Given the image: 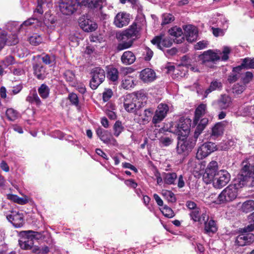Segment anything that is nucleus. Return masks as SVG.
Wrapping results in <instances>:
<instances>
[{
	"mask_svg": "<svg viewBox=\"0 0 254 254\" xmlns=\"http://www.w3.org/2000/svg\"><path fill=\"white\" fill-rule=\"evenodd\" d=\"M190 119L181 118L170 127V131L178 135L177 152L179 154L188 155L195 145L196 140L186 137L190 132Z\"/></svg>",
	"mask_w": 254,
	"mask_h": 254,
	"instance_id": "nucleus-1",
	"label": "nucleus"
},
{
	"mask_svg": "<svg viewBox=\"0 0 254 254\" xmlns=\"http://www.w3.org/2000/svg\"><path fill=\"white\" fill-rule=\"evenodd\" d=\"M138 31L136 25H131L126 30L117 34L116 38L119 43L117 47L118 51L128 49L131 47L133 41L137 37Z\"/></svg>",
	"mask_w": 254,
	"mask_h": 254,
	"instance_id": "nucleus-2",
	"label": "nucleus"
},
{
	"mask_svg": "<svg viewBox=\"0 0 254 254\" xmlns=\"http://www.w3.org/2000/svg\"><path fill=\"white\" fill-rule=\"evenodd\" d=\"M19 245L22 249L29 250L32 249L34 245V240H39L43 237L41 232L32 230L23 231L19 233Z\"/></svg>",
	"mask_w": 254,
	"mask_h": 254,
	"instance_id": "nucleus-3",
	"label": "nucleus"
},
{
	"mask_svg": "<svg viewBox=\"0 0 254 254\" xmlns=\"http://www.w3.org/2000/svg\"><path fill=\"white\" fill-rule=\"evenodd\" d=\"M106 1V0H79V3L81 6H85L93 11H100L101 18L105 19L109 17L102 11Z\"/></svg>",
	"mask_w": 254,
	"mask_h": 254,
	"instance_id": "nucleus-4",
	"label": "nucleus"
},
{
	"mask_svg": "<svg viewBox=\"0 0 254 254\" xmlns=\"http://www.w3.org/2000/svg\"><path fill=\"white\" fill-rule=\"evenodd\" d=\"M80 6L79 0H60L59 3L60 11L64 15H71Z\"/></svg>",
	"mask_w": 254,
	"mask_h": 254,
	"instance_id": "nucleus-5",
	"label": "nucleus"
},
{
	"mask_svg": "<svg viewBox=\"0 0 254 254\" xmlns=\"http://www.w3.org/2000/svg\"><path fill=\"white\" fill-rule=\"evenodd\" d=\"M242 165L243 167L240 174L235 180L234 184L232 185L235 186V188L237 190L239 188L247 185L248 182L252 180L249 175V166H248L247 162H243Z\"/></svg>",
	"mask_w": 254,
	"mask_h": 254,
	"instance_id": "nucleus-6",
	"label": "nucleus"
},
{
	"mask_svg": "<svg viewBox=\"0 0 254 254\" xmlns=\"http://www.w3.org/2000/svg\"><path fill=\"white\" fill-rule=\"evenodd\" d=\"M90 74V87L92 89H96L104 81L105 78V71L101 67H96L91 70Z\"/></svg>",
	"mask_w": 254,
	"mask_h": 254,
	"instance_id": "nucleus-7",
	"label": "nucleus"
},
{
	"mask_svg": "<svg viewBox=\"0 0 254 254\" xmlns=\"http://www.w3.org/2000/svg\"><path fill=\"white\" fill-rule=\"evenodd\" d=\"M237 194L235 186L230 185L219 194L218 201L219 203L232 201L236 198Z\"/></svg>",
	"mask_w": 254,
	"mask_h": 254,
	"instance_id": "nucleus-8",
	"label": "nucleus"
},
{
	"mask_svg": "<svg viewBox=\"0 0 254 254\" xmlns=\"http://www.w3.org/2000/svg\"><path fill=\"white\" fill-rule=\"evenodd\" d=\"M231 176L228 171L221 170L218 171L213 180V186L215 188L221 189L225 186L230 181Z\"/></svg>",
	"mask_w": 254,
	"mask_h": 254,
	"instance_id": "nucleus-9",
	"label": "nucleus"
},
{
	"mask_svg": "<svg viewBox=\"0 0 254 254\" xmlns=\"http://www.w3.org/2000/svg\"><path fill=\"white\" fill-rule=\"evenodd\" d=\"M215 150L216 145L214 143L209 142L203 143L198 147L196 157L198 160L202 159Z\"/></svg>",
	"mask_w": 254,
	"mask_h": 254,
	"instance_id": "nucleus-10",
	"label": "nucleus"
},
{
	"mask_svg": "<svg viewBox=\"0 0 254 254\" xmlns=\"http://www.w3.org/2000/svg\"><path fill=\"white\" fill-rule=\"evenodd\" d=\"M169 110V108L167 104L165 103L159 104L152 117V123L157 124L162 122L166 117Z\"/></svg>",
	"mask_w": 254,
	"mask_h": 254,
	"instance_id": "nucleus-11",
	"label": "nucleus"
},
{
	"mask_svg": "<svg viewBox=\"0 0 254 254\" xmlns=\"http://www.w3.org/2000/svg\"><path fill=\"white\" fill-rule=\"evenodd\" d=\"M80 28L85 32H91L97 28V23L87 15H83L79 19Z\"/></svg>",
	"mask_w": 254,
	"mask_h": 254,
	"instance_id": "nucleus-12",
	"label": "nucleus"
},
{
	"mask_svg": "<svg viewBox=\"0 0 254 254\" xmlns=\"http://www.w3.org/2000/svg\"><path fill=\"white\" fill-rule=\"evenodd\" d=\"M218 163L215 161L210 162L203 175V180L206 184H209L217 172Z\"/></svg>",
	"mask_w": 254,
	"mask_h": 254,
	"instance_id": "nucleus-13",
	"label": "nucleus"
},
{
	"mask_svg": "<svg viewBox=\"0 0 254 254\" xmlns=\"http://www.w3.org/2000/svg\"><path fill=\"white\" fill-rule=\"evenodd\" d=\"M9 214H6L7 219L16 228H19L24 224L23 215L18 211L11 209Z\"/></svg>",
	"mask_w": 254,
	"mask_h": 254,
	"instance_id": "nucleus-14",
	"label": "nucleus"
},
{
	"mask_svg": "<svg viewBox=\"0 0 254 254\" xmlns=\"http://www.w3.org/2000/svg\"><path fill=\"white\" fill-rule=\"evenodd\" d=\"M190 215L195 222H198L200 224L209 219L208 213L205 210H201L199 208H196L190 211Z\"/></svg>",
	"mask_w": 254,
	"mask_h": 254,
	"instance_id": "nucleus-15",
	"label": "nucleus"
},
{
	"mask_svg": "<svg viewBox=\"0 0 254 254\" xmlns=\"http://www.w3.org/2000/svg\"><path fill=\"white\" fill-rule=\"evenodd\" d=\"M201 61V63L208 65L209 63H214L220 60V57L217 53L213 52L212 50H209L203 53L202 55H199L197 57Z\"/></svg>",
	"mask_w": 254,
	"mask_h": 254,
	"instance_id": "nucleus-16",
	"label": "nucleus"
},
{
	"mask_svg": "<svg viewBox=\"0 0 254 254\" xmlns=\"http://www.w3.org/2000/svg\"><path fill=\"white\" fill-rule=\"evenodd\" d=\"M96 133L100 139L108 145H115L117 144L116 140L112 136L111 133L108 130L98 128Z\"/></svg>",
	"mask_w": 254,
	"mask_h": 254,
	"instance_id": "nucleus-17",
	"label": "nucleus"
},
{
	"mask_svg": "<svg viewBox=\"0 0 254 254\" xmlns=\"http://www.w3.org/2000/svg\"><path fill=\"white\" fill-rule=\"evenodd\" d=\"M137 104L130 94L126 95L124 102V107L126 111L134 113L138 109L140 108Z\"/></svg>",
	"mask_w": 254,
	"mask_h": 254,
	"instance_id": "nucleus-18",
	"label": "nucleus"
},
{
	"mask_svg": "<svg viewBox=\"0 0 254 254\" xmlns=\"http://www.w3.org/2000/svg\"><path fill=\"white\" fill-rule=\"evenodd\" d=\"M151 43L153 45H156L160 50H163L164 48L170 47L172 45V41L169 38L162 36L155 37L151 40Z\"/></svg>",
	"mask_w": 254,
	"mask_h": 254,
	"instance_id": "nucleus-19",
	"label": "nucleus"
},
{
	"mask_svg": "<svg viewBox=\"0 0 254 254\" xmlns=\"http://www.w3.org/2000/svg\"><path fill=\"white\" fill-rule=\"evenodd\" d=\"M254 241V235L252 233L241 232L236 239V243L240 246L249 245Z\"/></svg>",
	"mask_w": 254,
	"mask_h": 254,
	"instance_id": "nucleus-20",
	"label": "nucleus"
},
{
	"mask_svg": "<svg viewBox=\"0 0 254 254\" xmlns=\"http://www.w3.org/2000/svg\"><path fill=\"white\" fill-rule=\"evenodd\" d=\"M186 40L189 42L195 41L198 36L197 28L192 25H186L184 28Z\"/></svg>",
	"mask_w": 254,
	"mask_h": 254,
	"instance_id": "nucleus-21",
	"label": "nucleus"
},
{
	"mask_svg": "<svg viewBox=\"0 0 254 254\" xmlns=\"http://www.w3.org/2000/svg\"><path fill=\"white\" fill-rule=\"evenodd\" d=\"M18 42V38L16 35H14L13 38H11L10 35L3 31L0 34V51L4 47L6 43L9 45H15Z\"/></svg>",
	"mask_w": 254,
	"mask_h": 254,
	"instance_id": "nucleus-22",
	"label": "nucleus"
},
{
	"mask_svg": "<svg viewBox=\"0 0 254 254\" xmlns=\"http://www.w3.org/2000/svg\"><path fill=\"white\" fill-rule=\"evenodd\" d=\"M129 22V15L126 12H119L115 17L114 23L119 27L122 28L127 25Z\"/></svg>",
	"mask_w": 254,
	"mask_h": 254,
	"instance_id": "nucleus-23",
	"label": "nucleus"
},
{
	"mask_svg": "<svg viewBox=\"0 0 254 254\" xmlns=\"http://www.w3.org/2000/svg\"><path fill=\"white\" fill-rule=\"evenodd\" d=\"M170 35L173 37L175 42L179 44L182 43L185 40L184 35L183 31L180 27L174 26L169 30Z\"/></svg>",
	"mask_w": 254,
	"mask_h": 254,
	"instance_id": "nucleus-24",
	"label": "nucleus"
},
{
	"mask_svg": "<svg viewBox=\"0 0 254 254\" xmlns=\"http://www.w3.org/2000/svg\"><path fill=\"white\" fill-rule=\"evenodd\" d=\"M140 78L144 82H151L156 78V73L152 69L147 68L140 73Z\"/></svg>",
	"mask_w": 254,
	"mask_h": 254,
	"instance_id": "nucleus-25",
	"label": "nucleus"
},
{
	"mask_svg": "<svg viewBox=\"0 0 254 254\" xmlns=\"http://www.w3.org/2000/svg\"><path fill=\"white\" fill-rule=\"evenodd\" d=\"M232 103V98L228 95L222 94L217 100V106L220 110H226L229 108Z\"/></svg>",
	"mask_w": 254,
	"mask_h": 254,
	"instance_id": "nucleus-26",
	"label": "nucleus"
},
{
	"mask_svg": "<svg viewBox=\"0 0 254 254\" xmlns=\"http://www.w3.org/2000/svg\"><path fill=\"white\" fill-rule=\"evenodd\" d=\"M237 207L242 212L249 213L254 210V200H247L243 202H239L237 204Z\"/></svg>",
	"mask_w": 254,
	"mask_h": 254,
	"instance_id": "nucleus-27",
	"label": "nucleus"
},
{
	"mask_svg": "<svg viewBox=\"0 0 254 254\" xmlns=\"http://www.w3.org/2000/svg\"><path fill=\"white\" fill-rule=\"evenodd\" d=\"M203 223H204L205 233L210 235L217 232L218 228L216 222L214 220H206Z\"/></svg>",
	"mask_w": 254,
	"mask_h": 254,
	"instance_id": "nucleus-28",
	"label": "nucleus"
},
{
	"mask_svg": "<svg viewBox=\"0 0 254 254\" xmlns=\"http://www.w3.org/2000/svg\"><path fill=\"white\" fill-rule=\"evenodd\" d=\"M132 98L137 102V104L139 108L142 105L143 103H145L147 100V97L145 93L143 91H138L132 94H130Z\"/></svg>",
	"mask_w": 254,
	"mask_h": 254,
	"instance_id": "nucleus-29",
	"label": "nucleus"
},
{
	"mask_svg": "<svg viewBox=\"0 0 254 254\" xmlns=\"http://www.w3.org/2000/svg\"><path fill=\"white\" fill-rule=\"evenodd\" d=\"M206 105L204 104H200L195 110L193 124H197L199 120L206 114Z\"/></svg>",
	"mask_w": 254,
	"mask_h": 254,
	"instance_id": "nucleus-30",
	"label": "nucleus"
},
{
	"mask_svg": "<svg viewBox=\"0 0 254 254\" xmlns=\"http://www.w3.org/2000/svg\"><path fill=\"white\" fill-rule=\"evenodd\" d=\"M243 68H254V58H247L243 59L240 65L234 67V71H240Z\"/></svg>",
	"mask_w": 254,
	"mask_h": 254,
	"instance_id": "nucleus-31",
	"label": "nucleus"
},
{
	"mask_svg": "<svg viewBox=\"0 0 254 254\" xmlns=\"http://www.w3.org/2000/svg\"><path fill=\"white\" fill-rule=\"evenodd\" d=\"M136 58L134 54L129 51L125 52L121 57L122 63L126 65H129L133 64L135 61Z\"/></svg>",
	"mask_w": 254,
	"mask_h": 254,
	"instance_id": "nucleus-32",
	"label": "nucleus"
},
{
	"mask_svg": "<svg viewBox=\"0 0 254 254\" xmlns=\"http://www.w3.org/2000/svg\"><path fill=\"white\" fill-rule=\"evenodd\" d=\"M153 114V111L151 108L145 110L143 113L139 116V122L140 124L144 125L149 123Z\"/></svg>",
	"mask_w": 254,
	"mask_h": 254,
	"instance_id": "nucleus-33",
	"label": "nucleus"
},
{
	"mask_svg": "<svg viewBox=\"0 0 254 254\" xmlns=\"http://www.w3.org/2000/svg\"><path fill=\"white\" fill-rule=\"evenodd\" d=\"M5 28L6 30L11 32L12 37L13 38V35H17V33L20 30L19 23L16 21H9L5 25Z\"/></svg>",
	"mask_w": 254,
	"mask_h": 254,
	"instance_id": "nucleus-34",
	"label": "nucleus"
},
{
	"mask_svg": "<svg viewBox=\"0 0 254 254\" xmlns=\"http://www.w3.org/2000/svg\"><path fill=\"white\" fill-rule=\"evenodd\" d=\"M34 74L39 80H43L46 77V72L44 67L41 64H36L33 65Z\"/></svg>",
	"mask_w": 254,
	"mask_h": 254,
	"instance_id": "nucleus-35",
	"label": "nucleus"
},
{
	"mask_svg": "<svg viewBox=\"0 0 254 254\" xmlns=\"http://www.w3.org/2000/svg\"><path fill=\"white\" fill-rule=\"evenodd\" d=\"M164 183L167 185H174L177 178V175L174 172H163Z\"/></svg>",
	"mask_w": 254,
	"mask_h": 254,
	"instance_id": "nucleus-36",
	"label": "nucleus"
},
{
	"mask_svg": "<svg viewBox=\"0 0 254 254\" xmlns=\"http://www.w3.org/2000/svg\"><path fill=\"white\" fill-rule=\"evenodd\" d=\"M208 120L206 118H201L197 124L198 125L195 130L194 133V137L196 139L199 135L201 133L204 129L207 124H208Z\"/></svg>",
	"mask_w": 254,
	"mask_h": 254,
	"instance_id": "nucleus-37",
	"label": "nucleus"
},
{
	"mask_svg": "<svg viewBox=\"0 0 254 254\" xmlns=\"http://www.w3.org/2000/svg\"><path fill=\"white\" fill-rule=\"evenodd\" d=\"M135 79L133 77L131 76H125L122 83V87L125 89H130L134 87L135 85Z\"/></svg>",
	"mask_w": 254,
	"mask_h": 254,
	"instance_id": "nucleus-38",
	"label": "nucleus"
},
{
	"mask_svg": "<svg viewBox=\"0 0 254 254\" xmlns=\"http://www.w3.org/2000/svg\"><path fill=\"white\" fill-rule=\"evenodd\" d=\"M224 129V123L219 122L217 123L212 129L211 136L214 137H217L223 133Z\"/></svg>",
	"mask_w": 254,
	"mask_h": 254,
	"instance_id": "nucleus-39",
	"label": "nucleus"
},
{
	"mask_svg": "<svg viewBox=\"0 0 254 254\" xmlns=\"http://www.w3.org/2000/svg\"><path fill=\"white\" fill-rule=\"evenodd\" d=\"M26 100L27 102L31 104H35L37 106H40L41 104V100L38 97L35 90L30 92Z\"/></svg>",
	"mask_w": 254,
	"mask_h": 254,
	"instance_id": "nucleus-40",
	"label": "nucleus"
},
{
	"mask_svg": "<svg viewBox=\"0 0 254 254\" xmlns=\"http://www.w3.org/2000/svg\"><path fill=\"white\" fill-rule=\"evenodd\" d=\"M221 87L222 83L220 82L217 80L212 81L210 83L209 87L205 90L204 97H206L210 92L216 90H219Z\"/></svg>",
	"mask_w": 254,
	"mask_h": 254,
	"instance_id": "nucleus-41",
	"label": "nucleus"
},
{
	"mask_svg": "<svg viewBox=\"0 0 254 254\" xmlns=\"http://www.w3.org/2000/svg\"><path fill=\"white\" fill-rule=\"evenodd\" d=\"M235 145V142L232 139H227L221 142L218 146L216 145V150H225L231 148Z\"/></svg>",
	"mask_w": 254,
	"mask_h": 254,
	"instance_id": "nucleus-42",
	"label": "nucleus"
},
{
	"mask_svg": "<svg viewBox=\"0 0 254 254\" xmlns=\"http://www.w3.org/2000/svg\"><path fill=\"white\" fill-rule=\"evenodd\" d=\"M7 198L21 205L25 204L28 202V197L27 196H24L23 197H20L16 195L9 194L7 195Z\"/></svg>",
	"mask_w": 254,
	"mask_h": 254,
	"instance_id": "nucleus-43",
	"label": "nucleus"
},
{
	"mask_svg": "<svg viewBox=\"0 0 254 254\" xmlns=\"http://www.w3.org/2000/svg\"><path fill=\"white\" fill-rule=\"evenodd\" d=\"M15 63L14 57L11 56H6L3 60L1 61L0 63V67L2 69H4L8 67L9 65L14 64Z\"/></svg>",
	"mask_w": 254,
	"mask_h": 254,
	"instance_id": "nucleus-44",
	"label": "nucleus"
},
{
	"mask_svg": "<svg viewBox=\"0 0 254 254\" xmlns=\"http://www.w3.org/2000/svg\"><path fill=\"white\" fill-rule=\"evenodd\" d=\"M38 93L43 99H46L49 95L50 89L48 86L42 84L38 89Z\"/></svg>",
	"mask_w": 254,
	"mask_h": 254,
	"instance_id": "nucleus-45",
	"label": "nucleus"
},
{
	"mask_svg": "<svg viewBox=\"0 0 254 254\" xmlns=\"http://www.w3.org/2000/svg\"><path fill=\"white\" fill-rule=\"evenodd\" d=\"M38 23L39 21L38 19L35 18H29L19 25V26L20 30H21L24 27L32 26L33 27H36V26L38 25Z\"/></svg>",
	"mask_w": 254,
	"mask_h": 254,
	"instance_id": "nucleus-46",
	"label": "nucleus"
},
{
	"mask_svg": "<svg viewBox=\"0 0 254 254\" xmlns=\"http://www.w3.org/2000/svg\"><path fill=\"white\" fill-rule=\"evenodd\" d=\"M6 116L9 121H14L18 118L19 114L13 108H9L6 111Z\"/></svg>",
	"mask_w": 254,
	"mask_h": 254,
	"instance_id": "nucleus-47",
	"label": "nucleus"
},
{
	"mask_svg": "<svg viewBox=\"0 0 254 254\" xmlns=\"http://www.w3.org/2000/svg\"><path fill=\"white\" fill-rule=\"evenodd\" d=\"M118 71L116 68L112 67L108 71L107 76L109 79L113 81H116L118 79Z\"/></svg>",
	"mask_w": 254,
	"mask_h": 254,
	"instance_id": "nucleus-48",
	"label": "nucleus"
},
{
	"mask_svg": "<svg viewBox=\"0 0 254 254\" xmlns=\"http://www.w3.org/2000/svg\"><path fill=\"white\" fill-rule=\"evenodd\" d=\"M124 128L122 123L119 121H116L113 127L114 135L116 137L119 136L123 131Z\"/></svg>",
	"mask_w": 254,
	"mask_h": 254,
	"instance_id": "nucleus-49",
	"label": "nucleus"
},
{
	"mask_svg": "<svg viewBox=\"0 0 254 254\" xmlns=\"http://www.w3.org/2000/svg\"><path fill=\"white\" fill-rule=\"evenodd\" d=\"M42 40L41 36L37 34H34L29 38L30 43L34 46L38 45L41 43Z\"/></svg>",
	"mask_w": 254,
	"mask_h": 254,
	"instance_id": "nucleus-50",
	"label": "nucleus"
},
{
	"mask_svg": "<svg viewBox=\"0 0 254 254\" xmlns=\"http://www.w3.org/2000/svg\"><path fill=\"white\" fill-rule=\"evenodd\" d=\"M162 214L168 218H172L175 216V213L173 210L167 206H165L160 209Z\"/></svg>",
	"mask_w": 254,
	"mask_h": 254,
	"instance_id": "nucleus-51",
	"label": "nucleus"
},
{
	"mask_svg": "<svg viewBox=\"0 0 254 254\" xmlns=\"http://www.w3.org/2000/svg\"><path fill=\"white\" fill-rule=\"evenodd\" d=\"M68 99L72 105H74L76 107L79 106V99L76 94L74 93H71L69 94Z\"/></svg>",
	"mask_w": 254,
	"mask_h": 254,
	"instance_id": "nucleus-52",
	"label": "nucleus"
},
{
	"mask_svg": "<svg viewBox=\"0 0 254 254\" xmlns=\"http://www.w3.org/2000/svg\"><path fill=\"white\" fill-rule=\"evenodd\" d=\"M231 49L230 47L227 46H224L223 49L222 53H220V55L222 56L220 57V59L223 61H226L229 59V55L230 53Z\"/></svg>",
	"mask_w": 254,
	"mask_h": 254,
	"instance_id": "nucleus-53",
	"label": "nucleus"
},
{
	"mask_svg": "<svg viewBox=\"0 0 254 254\" xmlns=\"http://www.w3.org/2000/svg\"><path fill=\"white\" fill-rule=\"evenodd\" d=\"M64 78L65 80L72 84L73 83L75 75L73 72L69 70H66L64 74Z\"/></svg>",
	"mask_w": 254,
	"mask_h": 254,
	"instance_id": "nucleus-54",
	"label": "nucleus"
},
{
	"mask_svg": "<svg viewBox=\"0 0 254 254\" xmlns=\"http://www.w3.org/2000/svg\"><path fill=\"white\" fill-rule=\"evenodd\" d=\"M174 17L170 13H165L162 15V25L169 24L171 22L174 21Z\"/></svg>",
	"mask_w": 254,
	"mask_h": 254,
	"instance_id": "nucleus-55",
	"label": "nucleus"
},
{
	"mask_svg": "<svg viewBox=\"0 0 254 254\" xmlns=\"http://www.w3.org/2000/svg\"><path fill=\"white\" fill-rule=\"evenodd\" d=\"M163 194L168 201L173 202L176 201L175 194L172 191L166 190L163 193Z\"/></svg>",
	"mask_w": 254,
	"mask_h": 254,
	"instance_id": "nucleus-56",
	"label": "nucleus"
},
{
	"mask_svg": "<svg viewBox=\"0 0 254 254\" xmlns=\"http://www.w3.org/2000/svg\"><path fill=\"white\" fill-rule=\"evenodd\" d=\"M245 87L240 84H235L232 88V92L235 95L241 94L245 90Z\"/></svg>",
	"mask_w": 254,
	"mask_h": 254,
	"instance_id": "nucleus-57",
	"label": "nucleus"
},
{
	"mask_svg": "<svg viewBox=\"0 0 254 254\" xmlns=\"http://www.w3.org/2000/svg\"><path fill=\"white\" fill-rule=\"evenodd\" d=\"M154 175L156 180L157 185L161 186L164 183L163 173L161 174L158 171L155 170L154 172Z\"/></svg>",
	"mask_w": 254,
	"mask_h": 254,
	"instance_id": "nucleus-58",
	"label": "nucleus"
},
{
	"mask_svg": "<svg viewBox=\"0 0 254 254\" xmlns=\"http://www.w3.org/2000/svg\"><path fill=\"white\" fill-rule=\"evenodd\" d=\"M38 0V5L35 11L38 12L39 14H42L44 12L42 6L46 2H47V0Z\"/></svg>",
	"mask_w": 254,
	"mask_h": 254,
	"instance_id": "nucleus-59",
	"label": "nucleus"
},
{
	"mask_svg": "<svg viewBox=\"0 0 254 254\" xmlns=\"http://www.w3.org/2000/svg\"><path fill=\"white\" fill-rule=\"evenodd\" d=\"M113 92L111 89L106 90L103 93V100L105 102L108 101L112 96Z\"/></svg>",
	"mask_w": 254,
	"mask_h": 254,
	"instance_id": "nucleus-60",
	"label": "nucleus"
},
{
	"mask_svg": "<svg viewBox=\"0 0 254 254\" xmlns=\"http://www.w3.org/2000/svg\"><path fill=\"white\" fill-rule=\"evenodd\" d=\"M207 44L208 43L206 41H199L194 45V49L197 50L203 49L207 47Z\"/></svg>",
	"mask_w": 254,
	"mask_h": 254,
	"instance_id": "nucleus-61",
	"label": "nucleus"
},
{
	"mask_svg": "<svg viewBox=\"0 0 254 254\" xmlns=\"http://www.w3.org/2000/svg\"><path fill=\"white\" fill-rule=\"evenodd\" d=\"M144 50V53L145 55L144 57L145 60L147 61H150L153 55V51L148 47H146Z\"/></svg>",
	"mask_w": 254,
	"mask_h": 254,
	"instance_id": "nucleus-62",
	"label": "nucleus"
},
{
	"mask_svg": "<svg viewBox=\"0 0 254 254\" xmlns=\"http://www.w3.org/2000/svg\"><path fill=\"white\" fill-rule=\"evenodd\" d=\"M253 74L250 71H247L245 73L244 77L243 78V82L245 83H248L253 79Z\"/></svg>",
	"mask_w": 254,
	"mask_h": 254,
	"instance_id": "nucleus-63",
	"label": "nucleus"
},
{
	"mask_svg": "<svg viewBox=\"0 0 254 254\" xmlns=\"http://www.w3.org/2000/svg\"><path fill=\"white\" fill-rule=\"evenodd\" d=\"M254 230V223H251L247 226L241 229L240 232L246 233H250L251 232Z\"/></svg>",
	"mask_w": 254,
	"mask_h": 254,
	"instance_id": "nucleus-64",
	"label": "nucleus"
}]
</instances>
